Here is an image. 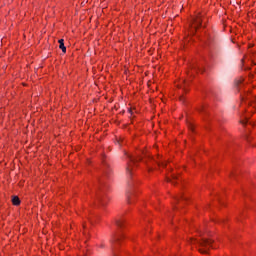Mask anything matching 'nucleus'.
<instances>
[{"mask_svg": "<svg viewBox=\"0 0 256 256\" xmlns=\"http://www.w3.org/2000/svg\"><path fill=\"white\" fill-rule=\"evenodd\" d=\"M172 179H177V176H175V174H172Z\"/></svg>", "mask_w": 256, "mask_h": 256, "instance_id": "nucleus-12", "label": "nucleus"}, {"mask_svg": "<svg viewBox=\"0 0 256 256\" xmlns=\"http://www.w3.org/2000/svg\"><path fill=\"white\" fill-rule=\"evenodd\" d=\"M123 239H125V235L123 233L115 234L114 237H113L114 243H117L119 241H123Z\"/></svg>", "mask_w": 256, "mask_h": 256, "instance_id": "nucleus-4", "label": "nucleus"}, {"mask_svg": "<svg viewBox=\"0 0 256 256\" xmlns=\"http://www.w3.org/2000/svg\"><path fill=\"white\" fill-rule=\"evenodd\" d=\"M127 171H131V164L128 165Z\"/></svg>", "mask_w": 256, "mask_h": 256, "instance_id": "nucleus-11", "label": "nucleus"}, {"mask_svg": "<svg viewBox=\"0 0 256 256\" xmlns=\"http://www.w3.org/2000/svg\"><path fill=\"white\" fill-rule=\"evenodd\" d=\"M59 43V49H61L62 53H67V47H65V40L60 39L58 40Z\"/></svg>", "mask_w": 256, "mask_h": 256, "instance_id": "nucleus-5", "label": "nucleus"}, {"mask_svg": "<svg viewBox=\"0 0 256 256\" xmlns=\"http://www.w3.org/2000/svg\"><path fill=\"white\" fill-rule=\"evenodd\" d=\"M156 163H158L159 167H167V161L160 160L159 156H158V159L156 160Z\"/></svg>", "mask_w": 256, "mask_h": 256, "instance_id": "nucleus-7", "label": "nucleus"}, {"mask_svg": "<svg viewBox=\"0 0 256 256\" xmlns=\"http://www.w3.org/2000/svg\"><path fill=\"white\" fill-rule=\"evenodd\" d=\"M12 204L15 205V207H19V205H21V200L18 198V196H14L12 198Z\"/></svg>", "mask_w": 256, "mask_h": 256, "instance_id": "nucleus-6", "label": "nucleus"}, {"mask_svg": "<svg viewBox=\"0 0 256 256\" xmlns=\"http://www.w3.org/2000/svg\"><path fill=\"white\" fill-rule=\"evenodd\" d=\"M203 23V16L198 14L193 18L192 23L190 24V29L188 30V35L193 36L197 33V30L201 27Z\"/></svg>", "mask_w": 256, "mask_h": 256, "instance_id": "nucleus-2", "label": "nucleus"}, {"mask_svg": "<svg viewBox=\"0 0 256 256\" xmlns=\"http://www.w3.org/2000/svg\"><path fill=\"white\" fill-rule=\"evenodd\" d=\"M117 225H118V227H123V221H118Z\"/></svg>", "mask_w": 256, "mask_h": 256, "instance_id": "nucleus-8", "label": "nucleus"}, {"mask_svg": "<svg viewBox=\"0 0 256 256\" xmlns=\"http://www.w3.org/2000/svg\"><path fill=\"white\" fill-rule=\"evenodd\" d=\"M135 161H139V160H135L134 158H131V162L130 163H135Z\"/></svg>", "mask_w": 256, "mask_h": 256, "instance_id": "nucleus-10", "label": "nucleus"}, {"mask_svg": "<svg viewBox=\"0 0 256 256\" xmlns=\"http://www.w3.org/2000/svg\"><path fill=\"white\" fill-rule=\"evenodd\" d=\"M175 85L178 89H183L185 93H187V87H189V82L187 80H179L178 82H175Z\"/></svg>", "mask_w": 256, "mask_h": 256, "instance_id": "nucleus-3", "label": "nucleus"}, {"mask_svg": "<svg viewBox=\"0 0 256 256\" xmlns=\"http://www.w3.org/2000/svg\"><path fill=\"white\" fill-rule=\"evenodd\" d=\"M240 123H242V125H247V120H242Z\"/></svg>", "mask_w": 256, "mask_h": 256, "instance_id": "nucleus-9", "label": "nucleus"}, {"mask_svg": "<svg viewBox=\"0 0 256 256\" xmlns=\"http://www.w3.org/2000/svg\"><path fill=\"white\" fill-rule=\"evenodd\" d=\"M190 243L191 245H198V251L203 255L209 253V249L213 247V240L207 238H203L202 240L191 238Z\"/></svg>", "mask_w": 256, "mask_h": 256, "instance_id": "nucleus-1", "label": "nucleus"}]
</instances>
